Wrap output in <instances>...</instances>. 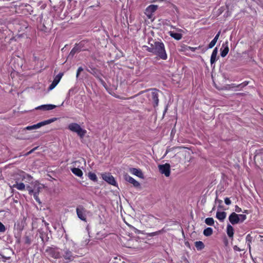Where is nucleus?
<instances>
[{
  "label": "nucleus",
  "mask_w": 263,
  "mask_h": 263,
  "mask_svg": "<svg viewBox=\"0 0 263 263\" xmlns=\"http://www.w3.org/2000/svg\"><path fill=\"white\" fill-rule=\"evenodd\" d=\"M154 45V54L159 57L161 59L166 60L167 55L164 44L162 42H155Z\"/></svg>",
  "instance_id": "nucleus-1"
},
{
  "label": "nucleus",
  "mask_w": 263,
  "mask_h": 263,
  "mask_svg": "<svg viewBox=\"0 0 263 263\" xmlns=\"http://www.w3.org/2000/svg\"><path fill=\"white\" fill-rule=\"evenodd\" d=\"M44 188V185L39 182L35 181L33 184V188L30 186H27V189L29 194H33L34 198L39 203H41L38 195L40 191Z\"/></svg>",
  "instance_id": "nucleus-2"
},
{
  "label": "nucleus",
  "mask_w": 263,
  "mask_h": 263,
  "mask_svg": "<svg viewBox=\"0 0 263 263\" xmlns=\"http://www.w3.org/2000/svg\"><path fill=\"white\" fill-rule=\"evenodd\" d=\"M68 129L76 133L80 138H83L86 134V130L82 128L80 125L76 123H72L68 125Z\"/></svg>",
  "instance_id": "nucleus-3"
},
{
  "label": "nucleus",
  "mask_w": 263,
  "mask_h": 263,
  "mask_svg": "<svg viewBox=\"0 0 263 263\" xmlns=\"http://www.w3.org/2000/svg\"><path fill=\"white\" fill-rule=\"evenodd\" d=\"M247 218L245 214H237L235 213H232L229 217V220L232 224H235L240 222H242Z\"/></svg>",
  "instance_id": "nucleus-4"
},
{
  "label": "nucleus",
  "mask_w": 263,
  "mask_h": 263,
  "mask_svg": "<svg viewBox=\"0 0 263 263\" xmlns=\"http://www.w3.org/2000/svg\"><path fill=\"white\" fill-rule=\"evenodd\" d=\"M77 215L79 219L81 220L87 221V215L88 211L82 205H78L76 208Z\"/></svg>",
  "instance_id": "nucleus-5"
},
{
  "label": "nucleus",
  "mask_w": 263,
  "mask_h": 263,
  "mask_svg": "<svg viewBox=\"0 0 263 263\" xmlns=\"http://www.w3.org/2000/svg\"><path fill=\"white\" fill-rule=\"evenodd\" d=\"M46 251L49 256L54 259L60 258L62 257L59 249L58 248H48Z\"/></svg>",
  "instance_id": "nucleus-6"
},
{
  "label": "nucleus",
  "mask_w": 263,
  "mask_h": 263,
  "mask_svg": "<svg viewBox=\"0 0 263 263\" xmlns=\"http://www.w3.org/2000/svg\"><path fill=\"white\" fill-rule=\"evenodd\" d=\"M53 120L52 119L45 120L43 122L34 124L31 126H27L25 129L27 130H33L40 128L41 127L51 123Z\"/></svg>",
  "instance_id": "nucleus-7"
},
{
  "label": "nucleus",
  "mask_w": 263,
  "mask_h": 263,
  "mask_svg": "<svg viewBox=\"0 0 263 263\" xmlns=\"http://www.w3.org/2000/svg\"><path fill=\"white\" fill-rule=\"evenodd\" d=\"M170 165L168 163H165L158 166L160 172L164 174L166 177H168L170 175Z\"/></svg>",
  "instance_id": "nucleus-8"
},
{
  "label": "nucleus",
  "mask_w": 263,
  "mask_h": 263,
  "mask_svg": "<svg viewBox=\"0 0 263 263\" xmlns=\"http://www.w3.org/2000/svg\"><path fill=\"white\" fill-rule=\"evenodd\" d=\"M62 256L65 260H68L69 261L73 260L76 257V256L72 254V252L66 248L63 249Z\"/></svg>",
  "instance_id": "nucleus-9"
},
{
  "label": "nucleus",
  "mask_w": 263,
  "mask_h": 263,
  "mask_svg": "<svg viewBox=\"0 0 263 263\" xmlns=\"http://www.w3.org/2000/svg\"><path fill=\"white\" fill-rule=\"evenodd\" d=\"M102 179L111 185H116V181L114 177L109 173H103L102 174Z\"/></svg>",
  "instance_id": "nucleus-10"
},
{
  "label": "nucleus",
  "mask_w": 263,
  "mask_h": 263,
  "mask_svg": "<svg viewBox=\"0 0 263 263\" xmlns=\"http://www.w3.org/2000/svg\"><path fill=\"white\" fill-rule=\"evenodd\" d=\"M158 6L154 5H151L148 6L145 10V14L148 18H151L153 13L157 9Z\"/></svg>",
  "instance_id": "nucleus-11"
},
{
  "label": "nucleus",
  "mask_w": 263,
  "mask_h": 263,
  "mask_svg": "<svg viewBox=\"0 0 263 263\" xmlns=\"http://www.w3.org/2000/svg\"><path fill=\"white\" fill-rule=\"evenodd\" d=\"M124 179L129 183L132 184L134 186L136 187H139L140 186V183L134 179L133 177L130 176L127 174H125L124 175Z\"/></svg>",
  "instance_id": "nucleus-12"
},
{
  "label": "nucleus",
  "mask_w": 263,
  "mask_h": 263,
  "mask_svg": "<svg viewBox=\"0 0 263 263\" xmlns=\"http://www.w3.org/2000/svg\"><path fill=\"white\" fill-rule=\"evenodd\" d=\"M228 45L229 43L228 41L225 42L222 45L220 49V55L223 58L225 57L229 52V48Z\"/></svg>",
  "instance_id": "nucleus-13"
},
{
  "label": "nucleus",
  "mask_w": 263,
  "mask_h": 263,
  "mask_svg": "<svg viewBox=\"0 0 263 263\" xmlns=\"http://www.w3.org/2000/svg\"><path fill=\"white\" fill-rule=\"evenodd\" d=\"M150 98L155 103L154 106H157L159 102V99L158 92L155 89L153 90L151 94Z\"/></svg>",
  "instance_id": "nucleus-14"
},
{
  "label": "nucleus",
  "mask_w": 263,
  "mask_h": 263,
  "mask_svg": "<svg viewBox=\"0 0 263 263\" xmlns=\"http://www.w3.org/2000/svg\"><path fill=\"white\" fill-rule=\"evenodd\" d=\"M56 107V106L52 104H46L39 106L35 108L36 109H42L44 110H49Z\"/></svg>",
  "instance_id": "nucleus-15"
},
{
  "label": "nucleus",
  "mask_w": 263,
  "mask_h": 263,
  "mask_svg": "<svg viewBox=\"0 0 263 263\" xmlns=\"http://www.w3.org/2000/svg\"><path fill=\"white\" fill-rule=\"evenodd\" d=\"M62 77V76H60V74H58L55 79L53 80L52 83L50 84V85L49 87V90L53 89L59 83V81H60V79Z\"/></svg>",
  "instance_id": "nucleus-16"
},
{
  "label": "nucleus",
  "mask_w": 263,
  "mask_h": 263,
  "mask_svg": "<svg viewBox=\"0 0 263 263\" xmlns=\"http://www.w3.org/2000/svg\"><path fill=\"white\" fill-rule=\"evenodd\" d=\"M168 34L172 37L178 41L181 40L182 37V34L180 33H176L170 31L168 32Z\"/></svg>",
  "instance_id": "nucleus-17"
},
{
  "label": "nucleus",
  "mask_w": 263,
  "mask_h": 263,
  "mask_svg": "<svg viewBox=\"0 0 263 263\" xmlns=\"http://www.w3.org/2000/svg\"><path fill=\"white\" fill-rule=\"evenodd\" d=\"M218 52V49L216 47L213 51L211 56V59H210V62L211 64H214L215 63V62L217 61V54Z\"/></svg>",
  "instance_id": "nucleus-18"
},
{
  "label": "nucleus",
  "mask_w": 263,
  "mask_h": 263,
  "mask_svg": "<svg viewBox=\"0 0 263 263\" xmlns=\"http://www.w3.org/2000/svg\"><path fill=\"white\" fill-rule=\"evenodd\" d=\"M11 187H14L20 191H24L25 189V185L22 182H18L16 181V183L14 184Z\"/></svg>",
  "instance_id": "nucleus-19"
},
{
  "label": "nucleus",
  "mask_w": 263,
  "mask_h": 263,
  "mask_svg": "<svg viewBox=\"0 0 263 263\" xmlns=\"http://www.w3.org/2000/svg\"><path fill=\"white\" fill-rule=\"evenodd\" d=\"M130 172L134 175L143 178V174L141 171L136 168H132L130 170Z\"/></svg>",
  "instance_id": "nucleus-20"
},
{
  "label": "nucleus",
  "mask_w": 263,
  "mask_h": 263,
  "mask_svg": "<svg viewBox=\"0 0 263 263\" xmlns=\"http://www.w3.org/2000/svg\"><path fill=\"white\" fill-rule=\"evenodd\" d=\"M227 214L225 212H217L216 217L221 221H223L226 217Z\"/></svg>",
  "instance_id": "nucleus-21"
},
{
  "label": "nucleus",
  "mask_w": 263,
  "mask_h": 263,
  "mask_svg": "<svg viewBox=\"0 0 263 263\" xmlns=\"http://www.w3.org/2000/svg\"><path fill=\"white\" fill-rule=\"evenodd\" d=\"M227 233L229 237L232 238L233 237L234 229L233 227L229 224L227 226Z\"/></svg>",
  "instance_id": "nucleus-22"
},
{
  "label": "nucleus",
  "mask_w": 263,
  "mask_h": 263,
  "mask_svg": "<svg viewBox=\"0 0 263 263\" xmlns=\"http://www.w3.org/2000/svg\"><path fill=\"white\" fill-rule=\"evenodd\" d=\"M71 171L76 176L80 177L83 176V172L80 168L73 167L71 168Z\"/></svg>",
  "instance_id": "nucleus-23"
},
{
  "label": "nucleus",
  "mask_w": 263,
  "mask_h": 263,
  "mask_svg": "<svg viewBox=\"0 0 263 263\" xmlns=\"http://www.w3.org/2000/svg\"><path fill=\"white\" fill-rule=\"evenodd\" d=\"M195 245L198 250H201L204 247V243L201 241H196Z\"/></svg>",
  "instance_id": "nucleus-24"
},
{
  "label": "nucleus",
  "mask_w": 263,
  "mask_h": 263,
  "mask_svg": "<svg viewBox=\"0 0 263 263\" xmlns=\"http://www.w3.org/2000/svg\"><path fill=\"white\" fill-rule=\"evenodd\" d=\"M213 229L211 228H207L203 231V234L206 236H209L212 234Z\"/></svg>",
  "instance_id": "nucleus-25"
},
{
  "label": "nucleus",
  "mask_w": 263,
  "mask_h": 263,
  "mask_svg": "<svg viewBox=\"0 0 263 263\" xmlns=\"http://www.w3.org/2000/svg\"><path fill=\"white\" fill-rule=\"evenodd\" d=\"M205 222L209 226H213L214 224V220L213 218H207L205 220Z\"/></svg>",
  "instance_id": "nucleus-26"
},
{
  "label": "nucleus",
  "mask_w": 263,
  "mask_h": 263,
  "mask_svg": "<svg viewBox=\"0 0 263 263\" xmlns=\"http://www.w3.org/2000/svg\"><path fill=\"white\" fill-rule=\"evenodd\" d=\"M252 241V237L250 234H248L246 236V242L249 247V250L251 249V243Z\"/></svg>",
  "instance_id": "nucleus-27"
},
{
  "label": "nucleus",
  "mask_w": 263,
  "mask_h": 263,
  "mask_svg": "<svg viewBox=\"0 0 263 263\" xmlns=\"http://www.w3.org/2000/svg\"><path fill=\"white\" fill-rule=\"evenodd\" d=\"M88 176L89 177V178L92 180V181H97V177L96 176V175L93 173H88Z\"/></svg>",
  "instance_id": "nucleus-28"
},
{
  "label": "nucleus",
  "mask_w": 263,
  "mask_h": 263,
  "mask_svg": "<svg viewBox=\"0 0 263 263\" xmlns=\"http://www.w3.org/2000/svg\"><path fill=\"white\" fill-rule=\"evenodd\" d=\"M107 234L106 233H102L101 232H98L97 234V237L98 239H101L105 238L107 236Z\"/></svg>",
  "instance_id": "nucleus-29"
},
{
  "label": "nucleus",
  "mask_w": 263,
  "mask_h": 263,
  "mask_svg": "<svg viewBox=\"0 0 263 263\" xmlns=\"http://www.w3.org/2000/svg\"><path fill=\"white\" fill-rule=\"evenodd\" d=\"M20 176L21 177L22 180H23L26 178V177L28 178L29 180L32 178V177L30 176L25 174V173L24 172H21V174H20Z\"/></svg>",
  "instance_id": "nucleus-30"
},
{
  "label": "nucleus",
  "mask_w": 263,
  "mask_h": 263,
  "mask_svg": "<svg viewBox=\"0 0 263 263\" xmlns=\"http://www.w3.org/2000/svg\"><path fill=\"white\" fill-rule=\"evenodd\" d=\"M143 48H145V50L147 51L153 53L154 54V45L151 44V47H148L147 46H144Z\"/></svg>",
  "instance_id": "nucleus-31"
},
{
  "label": "nucleus",
  "mask_w": 263,
  "mask_h": 263,
  "mask_svg": "<svg viewBox=\"0 0 263 263\" xmlns=\"http://www.w3.org/2000/svg\"><path fill=\"white\" fill-rule=\"evenodd\" d=\"M163 231V230H160V231H157V232H153V233H149L148 234V235L149 236H156V235H157L158 234H161Z\"/></svg>",
  "instance_id": "nucleus-32"
},
{
  "label": "nucleus",
  "mask_w": 263,
  "mask_h": 263,
  "mask_svg": "<svg viewBox=\"0 0 263 263\" xmlns=\"http://www.w3.org/2000/svg\"><path fill=\"white\" fill-rule=\"evenodd\" d=\"M217 41L215 40H213L209 44L208 48H213L216 44Z\"/></svg>",
  "instance_id": "nucleus-33"
},
{
  "label": "nucleus",
  "mask_w": 263,
  "mask_h": 263,
  "mask_svg": "<svg viewBox=\"0 0 263 263\" xmlns=\"http://www.w3.org/2000/svg\"><path fill=\"white\" fill-rule=\"evenodd\" d=\"M6 229L5 226L0 222V232L4 233L6 231Z\"/></svg>",
  "instance_id": "nucleus-34"
},
{
  "label": "nucleus",
  "mask_w": 263,
  "mask_h": 263,
  "mask_svg": "<svg viewBox=\"0 0 263 263\" xmlns=\"http://www.w3.org/2000/svg\"><path fill=\"white\" fill-rule=\"evenodd\" d=\"M199 47H190V46H187L186 49L187 50H191L192 51H195L196 50H197V49H199Z\"/></svg>",
  "instance_id": "nucleus-35"
},
{
  "label": "nucleus",
  "mask_w": 263,
  "mask_h": 263,
  "mask_svg": "<svg viewBox=\"0 0 263 263\" xmlns=\"http://www.w3.org/2000/svg\"><path fill=\"white\" fill-rule=\"evenodd\" d=\"M25 242L27 244H30L31 242V239L29 238V236H26L25 238Z\"/></svg>",
  "instance_id": "nucleus-36"
},
{
  "label": "nucleus",
  "mask_w": 263,
  "mask_h": 263,
  "mask_svg": "<svg viewBox=\"0 0 263 263\" xmlns=\"http://www.w3.org/2000/svg\"><path fill=\"white\" fill-rule=\"evenodd\" d=\"M248 84V82L246 81V82H244L242 83L241 84L238 85L237 86V87H240V88H242V87L247 86Z\"/></svg>",
  "instance_id": "nucleus-37"
},
{
  "label": "nucleus",
  "mask_w": 263,
  "mask_h": 263,
  "mask_svg": "<svg viewBox=\"0 0 263 263\" xmlns=\"http://www.w3.org/2000/svg\"><path fill=\"white\" fill-rule=\"evenodd\" d=\"M224 202L227 205H230L231 203V201L230 199L228 197H226L224 199Z\"/></svg>",
  "instance_id": "nucleus-38"
},
{
  "label": "nucleus",
  "mask_w": 263,
  "mask_h": 263,
  "mask_svg": "<svg viewBox=\"0 0 263 263\" xmlns=\"http://www.w3.org/2000/svg\"><path fill=\"white\" fill-rule=\"evenodd\" d=\"M147 219L151 221H154V220H156V218L152 215L148 216Z\"/></svg>",
  "instance_id": "nucleus-39"
},
{
  "label": "nucleus",
  "mask_w": 263,
  "mask_h": 263,
  "mask_svg": "<svg viewBox=\"0 0 263 263\" xmlns=\"http://www.w3.org/2000/svg\"><path fill=\"white\" fill-rule=\"evenodd\" d=\"M235 211L237 213H240L242 211L241 209L237 205L235 206Z\"/></svg>",
  "instance_id": "nucleus-40"
},
{
  "label": "nucleus",
  "mask_w": 263,
  "mask_h": 263,
  "mask_svg": "<svg viewBox=\"0 0 263 263\" xmlns=\"http://www.w3.org/2000/svg\"><path fill=\"white\" fill-rule=\"evenodd\" d=\"M220 33H221V31H219L217 33V34L216 35V36H215V37L214 38V40H215V41H216L217 42V40L219 37V35L220 34Z\"/></svg>",
  "instance_id": "nucleus-41"
},
{
  "label": "nucleus",
  "mask_w": 263,
  "mask_h": 263,
  "mask_svg": "<svg viewBox=\"0 0 263 263\" xmlns=\"http://www.w3.org/2000/svg\"><path fill=\"white\" fill-rule=\"evenodd\" d=\"M99 80H100L101 84L103 85V86L104 87H106V83H105V82L103 80H102L101 79H100Z\"/></svg>",
  "instance_id": "nucleus-42"
},
{
  "label": "nucleus",
  "mask_w": 263,
  "mask_h": 263,
  "mask_svg": "<svg viewBox=\"0 0 263 263\" xmlns=\"http://www.w3.org/2000/svg\"><path fill=\"white\" fill-rule=\"evenodd\" d=\"M74 53H75V48H74L71 50V51L70 53V54H71L72 55H73L74 54Z\"/></svg>",
  "instance_id": "nucleus-43"
},
{
  "label": "nucleus",
  "mask_w": 263,
  "mask_h": 263,
  "mask_svg": "<svg viewBox=\"0 0 263 263\" xmlns=\"http://www.w3.org/2000/svg\"><path fill=\"white\" fill-rule=\"evenodd\" d=\"M83 70V68L82 67H80L78 68V70H77V71L78 72H82V71Z\"/></svg>",
  "instance_id": "nucleus-44"
},
{
  "label": "nucleus",
  "mask_w": 263,
  "mask_h": 263,
  "mask_svg": "<svg viewBox=\"0 0 263 263\" xmlns=\"http://www.w3.org/2000/svg\"><path fill=\"white\" fill-rule=\"evenodd\" d=\"M216 202H217L218 203H219V204H221L222 203V201L221 200H219V199H216Z\"/></svg>",
  "instance_id": "nucleus-45"
},
{
  "label": "nucleus",
  "mask_w": 263,
  "mask_h": 263,
  "mask_svg": "<svg viewBox=\"0 0 263 263\" xmlns=\"http://www.w3.org/2000/svg\"><path fill=\"white\" fill-rule=\"evenodd\" d=\"M234 249L235 250H237V251H240V250L239 249V248H238L236 246H235L234 247Z\"/></svg>",
  "instance_id": "nucleus-46"
},
{
  "label": "nucleus",
  "mask_w": 263,
  "mask_h": 263,
  "mask_svg": "<svg viewBox=\"0 0 263 263\" xmlns=\"http://www.w3.org/2000/svg\"><path fill=\"white\" fill-rule=\"evenodd\" d=\"M37 148V147H35L33 149H32V150H31L30 151H29L28 153V154H31L32 152H33L35 149H36Z\"/></svg>",
  "instance_id": "nucleus-47"
},
{
  "label": "nucleus",
  "mask_w": 263,
  "mask_h": 263,
  "mask_svg": "<svg viewBox=\"0 0 263 263\" xmlns=\"http://www.w3.org/2000/svg\"><path fill=\"white\" fill-rule=\"evenodd\" d=\"M78 162H79L78 161H76L73 162L72 163L73 164V165L76 166H77V163Z\"/></svg>",
  "instance_id": "nucleus-48"
},
{
  "label": "nucleus",
  "mask_w": 263,
  "mask_h": 263,
  "mask_svg": "<svg viewBox=\"0 0 263 263\" xmlns=\"http://www.w3.org/2000/svg\"><path fill=\"white\" fill-rule=\"evenodd\" d=\"M80 72H77V75H76V77L78 78L80 74Z\"/></svg>",
  "instance_id": "nucleus-49"
},
{
  "label": "nucleus",
  "mask_w": 263,
  "mask_h": 263,
  "mask_svg": "<svg viewBox=\"0 0 263 263\" xmlns=\"http://www.w3.org/2000/svg\"><path fill=\"white\" fill-rule=\"evenodd\" d=\"M243 213H247V214H248V212L247 210H245L244 212H243Z\"/></svg>",
  "instance_id": "nucleus-50"
},
{
  "label": "nucleus",
  "mask_w": 263,
  "mask_h": 263,
  "mask_svg": "<svg viewBox=\"0 0 263 263\" xmlns=\"http://www.w3.org/2000/svg\"><path fill=\"white\" fill-rule=\"evenodd\" d=\"M40 237H41L42 239H43V236H42V235H41Z\"/></svg>",
  "instance_id": "nucleus-51"
},
{
  "label": "nucleus",
  "mask_w": 263,
  "mask_h": 263,
  "mask_svg": "<svg viewBox=\"0 0 263 263\" xmlns=\"http://www.w3.org/2000/svg\"><path fill=\"white\" fill-rule=\"evenodd\" d=\"M178 30L179 31H182V30H181V29H178Z\"/></svg>",
  "instance_id": "nucleus-52"
},
{
  "label": "nucleus",
  "mask_w": 263,
  "mask_h": 263,
  "mask_svg": "<svg viewBox=\"0 0 263 263\" xmlns=\"http://www.w3.org/2000/svg\"><path fill=\"white\" fill-rule=\"evenodd\" d=\"M69 2H71L72 0H68Z\"/></svg>",
  "instance_id": "nucleus-53"
}]
</instances>
